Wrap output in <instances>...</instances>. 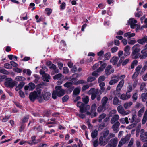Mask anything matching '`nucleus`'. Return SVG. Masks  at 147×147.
Returning <instances> with one entry per match:
<instances>
[{
    "label": "nucleus",
    "mask_w": 147,
    "mask_h": 147,
    "mask_svg": "<svg viewBox=\"0 0 147 147\" xmlns=\"http://www.w3.org/2000/svg\"><path fill=\"white\" fill-rule=\"evenodd\" d=\"M77 79L76 78H73L71 80L70 82L72 83V84L73 83L74 84L76 85V84L77 83Z\"/></svg>",
    "instance_id": "50"
},
{
    "label": "nucleus",
    "mask_w": 147,
    "mask_h": 147,
    "mask_svg": "<svg viewBox=\"0 0 147 147\" xmlns=\"http://www.w3.org/2000/svg\"><path fill=\"white\" fill-rule=\"evenodd\" d=\"M15 80L18 81H24L26 80V78L22 76H19L16 77Z\"/></svg>",
    "instance_id": "39"
},
{
    "label": "nucleus",
    "mask_w": 147,
    "mask_h": 147,
    "mask_svg": "<svg viewBox=\"0 0 147 147\" xmlns=\"http://www.w3.org/2000/svg\"><path fill=\"white\" fill-rule=\"evenodd\" d=\"M118 138H115L111 139L108 144L111 146L113 147H116L118 143Z\"/></svg>",
    "instance_id": "14"
},
{
    "label": "nucleus",
    "mask_w": 147,
    "mask_h": 147,
    "mask_svg": "<svg viewBox=\"0 0 147 147\" xmlns=\"http://www.w3.org/2000/svg\"><path fill=\"white\" fill-rule=\"evenodd\" d=\"M138 92H136L133 94L132 98L134 102H136L138 98Z\"/></svg>",
    "instance_id": "37"
},
{
    "label": "nucleus",
    "mask_w": 147,
    "mask_h": 147,
    "mask_svg": "<svg viewBox=\"0 0 147 147\" xmlns=\"http://www.w3.org/2000/svg\"><path fill=\"white\" fill-rule=\"evenodd\" d=\"M44 113L47 117L51 113V112L50 111L45 110L44 111Z\"/></svg>",
    "instance_id": "61"
},
{
    "label": "nucleus",
    "mask_w": 147,
    "mask_h": 147,
    "mask_svg": "<svg viewBox=\"0 0 147 147\" xmlns=\"http://www.w3.org/2000/svg\"><path fill=\"white\" fill-rule=\"evenodd\" d=\"M117 110L119 113L123 116L127 115L131 113V111L129 110L125 111L123 107L121 105L117 107Z\"/></svg>",
    "instance_id": "7"
},
{
    "label": "nucleus",
    "mask_w": 147,
    "mask_h": 147,
    "mask_svg": "<svg viewBox=\"0 0 147 147\" xmlns=\"http://www.w3.org/2000/svg\"><path fill=\"white\" fill-rule=\"evenodd\" d=\"M130 134H127L125 138H122L121 140H122L125 143L129 140L130 138Z\"/></svg>",
    "instance_id": "32"
},
{
    "label": "nucleus",
    "mask_w": 147,
    "mask_h": 147,
    "mask_svg": "<svg viewBox=\"0 0 147 147\" xmlns=\"http://www.w3.org/2000/svg\"><path fill=\"white\" fill-rule=\"evenodd\" d=\"M133 104L131 101L127 102L124 104L123 107L125 109H128Z\"/></svg>",
    "instance_id": "25"
},
{
    "label": "nucleus",
    "mask_w": 147,
    "mask_h": 147,
    "mask_svg": "<svg viewBox=\"0 0 147 147\" xmlns=\"http://www.w3.org/2000/svg\"><path fill=\"white\" fill-rule=\"evenodd\" d=\"M105 77L104 76H100L98 79V82H103V81H104L105 79Z\"/></svg>",
    "instance_id": "48"
},
{
    "label": "nucleus",
    "mask_w": 147,
    "mask_h": 147,
    "mask_svg": "<svg viewBox=\"0 0 147 147\" xmlns=\"http://www.w3.org/2000/svg\"><path fill=\"white\" fill-rule=\"evenodd\" d=\"M84 105V104L80 102H78L77 104V106L80 108V109Z\"/></svg>",
    "instance_id": "53"
},
{
    "label": "nucleus",
    "mask_w": 147,
    "mask_h": 147,
    "mask_svg": "<svg viewBox=\"0 0 147 147\" xmlns=\"http://www.w3.org/2000/svg\"><path fill=\"white\" fill-rule=\"evenodd\" d=\"M137 21L133 18L130 19L128 23L130 25L131 28H135L137 26L136 23Z\"/></svg>",
    "instance_id": "12"
},
{
    "label": "nucleus",
    "mask_w": 147,
    "mask_h": 147,
    "mask_svg": "<svg viewBox=\"0 0 147 147\" xmlns=\"http://www.w3.org/2000/svg\"><path fill=\"white\" fill-rule=\"evenodd\" d=\"M0 73L2 74L8 75L9 74V72L7 70L0 68Z\"/></svg>",
    "instance_id": "42"
},
{
    "label": "nucleus",
    "mask_w": 147,
    "mask_h": 147,
    "mask_svg": "<svg viewBox=\"0 0 147 147\" xmlns=\"http://www.w3.org/2000/svg\"><path fill=\"white\" fill-rule=\"evenodd\" d=\"M141 98L143 102H145L147 99V92L146 93H142L141 95Z\"/></svg>",
    "instance_id": "35"
},
{
    "label": "nucleus",
    "mask_w": 147,
    "mask_h": 147,
    "mask_svg": "<svg viewBox=\"0 0 147 147\" xmlns=\"http://www.w3.org/2000/svg\"><path fill=\"white\" fill-rule=\"evenodd\" d=\"M89 87V86L88 85H85L83 86L82 88V90L83 91H85L86 89H88Z\"/></svg>",
    "instance_id": "62"
},
{
    "label": "nucleus",
    "mask_w": 147,
    "mask_h": 147,
    "mask_svg": "<svg viewBox=\"0 0 147 147\" xmlns=\"http://www.w3.org/2000/svg\"><path fill=\"white\" fill-rule=\"evenodd\" d=\"M118 48L117 47L115 46L112 48L111 49V52L112 53H115L118 50Z\"/></svg>",
    "instance_id": "55"
},
{
    "label": "nucleus",
    "mask_w": 147,
    "mask_h": 147,
    "mask_svg": "<svg viewBox=\"0 0 147 147\" xmlns=\"http://www.w3.org/2000/svg\"><path fill=\"white\" fill-rule=\"evenodd\" d=\"M106 116V115L105 113H102L98 117V121L99 123L101 122L102 120L105 118Z\"/></svg>",
    "instance_id": "36"
},
{
    "label": "nucleus",
    "mask_w": 147,
    "mask_h": 147,
    "mask_svg": "<svg viewBox=\"0 0 147 147\" xmlns=\"http://www.w3.org/2000/svg\"><path fill=\"white\" fill-rule=\"evenodd\" d=\"M140 46L139 44H137L134 45L132 47V52L131 55L132 58L135 59L138 58L139 55V54L138 53L141 50Z\"/></svg>",
    "instance_id": "4"
},
{
    "label": "nucleus",
    "mask_w": 147,
    "mask_h": 147,
    "mask_svg": "<svg viewBox=\"0 0 147 147\" xmlns=\"http://www.w3.org/2000/svg\"><path fill=\"white\" fill-rule=\"evenodd\" d=\"M121 102L119 100L118 98L116 97L114 98L113 100V104L114 105H119L121 104Z\"/></svg>",
    "instance_id": "24"
},
{
    "label": "nucleus",
    "mask_w": 147,
    "mask_h": 147,
    "mask_svg": "<svg viewBox=\"0 0 147 147\" xmlns=\"http://www.w3.org/2000/svg\"><path fill=\"white\" fill-rule=\"evenodd\" d=\"M95 78L94 77H89L87 79V81L89 82H91L95 80Z\"/></svg>",
    "instance_id": "57"
},
{
    "label": "nucleus",
    "mask_w": 147,
    "mask_h": 147,
    "mask_svg": "<svg viewBox=\"0 0 147 147\" xmlns=\"http://www.w3.org/2000/svg\"><path fill=\"white\" fill-rule=\"evenodd\" d=\"M109 140V138H105L101 136L99 139V144L100 146H104L107 143Z\"/></svg>",
    "instance_id": "9"
},
{
    "label": "nucleus",
    "mask_w": 147,
    "mask_h": 147,
    "mask_svg": "<svg viewBox=\"0 0 147 147\" xmlns=\"http://www.w3.org/2000/svg\"><path fill=\"white\" fill-rule=\"evenodd\" d=\"M119 117L118 114H115L114 115L111 119L110 121L111 123L113 124L115 123L116 122H119L118 120H119Z\"/></svg>",
    "instance_id": "16"
},
{
    "label": "nucleus",
    "mask_w": 147,
    "mask_h": 147,
    "mask_svg": "<svg viewBox=\"0 0 147 147\" xmlns=\"http://www.w3.org/2000/svg\"><path fill=\"white\" fill-rule=\"evenodd\" d=\"M90 108V107L89 105H85V104L80 109V111L81 113H83L85 112L87 113L88 112Z\"/></svg>",
    "instance_id": "18"
},
{
    "label": "nucleus",
    "mask_w": 147,
    "mask_h": 147,
    "mask_svg": "<svg viewBox=\"0 0 147 147\" xmlns=\"http://www.w3.org/2000/svg\"><path fill=\"white\" fill-rule=\"evenodd\" d=\"M111 56V53L109 52L105 54V57L106 60L109 59Z\"/></svg>",
    "instance_id": "51"
},
{
    "label": "nucleus",
    "mask_w": 147,
    "mask_h": 147,
    "mask_svg": "<svg viewBox=\"0 0 147 147\" xmlns=\"http://www.w3.org/2000/svg\"><path fill=\"white\" fill-rule=\"evenodd\" d=\"M114 70L112 68V66L110 65H108L106 67L105 70V74L108 76L113 73Z\"/></svg>",
    "instance_id": "10"
},
{
    "label": "nucleus",
    "mask_w": 147,
    "mask_h": 147,
    "mask_svg": "<svg viewBox=\"0 0 147 147\" xmlns=\"http://www.w3.org/2000/svg\"><path fill=\"white\" fill-rule=\"evenodd\" d=\"M124 78H122L119 82L116 87V90L117 91L120 90L123 87L124 83Z\"/></svg>",
    "instance_id": "19"
},
{
    "label": "nucleus",
    "mask_w": 147,
    "mask_h": 147,
    "mask_svg": "<svg viewBox=\"0 0 147 147\" xmlns=\"http://www.w3.org/2000/svg\"><path fill=\"white\" fill-rule=\"evenodd\" d=\"M97 108L96 105L94 103L92 105L91 107V112H87L86 114L87 115H91L92 118L94 117L97 115V113L96 112Z\"/></svg>",
    "instance_id": "5"
},
{
    "label": "nucleus",
    "mask_w": 147,
    "mask_h": 147,
    "mask_svg": "<svg viewBox=\"0 0 147 147\" xmlns=\"http://www.w3.org/2000/svg\"><path fill=\"white\" fill-rule=\"evenodd\" d=\"M137 42L138 43L141 45H143L145 43H147V36H145L141 39H138Z\"/></svg>",
    "instance_id": "20"
},
{
    "label": "nucleus",
    "mask_w": 147,
    "mask_h": 147,
    "mask_svg": "<svg viewBox=\"0 0 147 147\" xmlns=\"http://www.w3.org/2000/svg\"><path fill=\"white\" fill-rule=\"evenodd\" d=\"M120 123L122 124H125V123L126 124H128L129 123L128 118L127 117L125 118H122L119 119Z\"/></svg>",
    "instance_id": "23"
},
{
    "label": "nucleus",
    "mask_w": 147,
    "mask_h": 147,
    "mask_svg": "<svg viewBox=\"0 0 147 147\" xmlns=\"http://www.w3.org/2000/svg\"><path fill=\"white\" fill-rule=\"evenodd\" d=\"M4 67L5 68L8 69H11L12 68L11 65L8 63H6L4 64Z\"/></svg>",
    "instance_id": "47"
},
{
    "label": "nucleus",
    "mask_w": 147,
    "mask_h": 147,
    "mask_svg": "<svg viewBox=\"0 0 147 147\" xmlns=\"http://www.w3.org/2000/svg\"><path fill=\"white\" fill-rule=\"evenodd\" d=\"M63 76L62 74H59L55 75L53 76V79L54 80H57L58 79H61L62 78H63Z\"/></svg>",
    "instance_id": "38"
},
{
    "label": "nucleus",
    "mask_w": 147,
    "mask_h": 147,
    "mask_svg": "<svg viewBox=\"0 0 147 147\" xmlns=\"http://www.w3.org/2000/svg\"><path fill=\"white\" fill-rule=\"evenodd\" d=\"M93 143L94 147H97L98 144V139H96L94 140Z\"/></svg>",
    "instance_id": "60"
},
{
    "label": "nucleus",
    "mask_w": 147,
    "mask_h": 147,
    "mask_svg": "<svg viewBox=\"0 0 147 147\" xmlns=\"http://www.w3.org/2000/svg\"><path fill=\"white\" fill-rule=\"evenodd\" d=\"M45 11L47 12V14L49 15H50L52 13V10L50 8H46Z\"/></svg>",
    "instance_id": "56"
},
{
    "label": "nucleus",
    "mask_w": 147,
    "mask_h": 147,
    "mask_svg": "<svg viewBox=\"0 0 147 147\" xmlns=\"http://www.w3.org/2000/svg\"><path fill=\"white\" fill-rule=\"evenodd\" d=\"M140 136L141 140L143 142L147 140V132H145L144 134H140Z\"/></svg>",
    "instance_id": "26"
},
{
    "label": "nucleus",
    "mask_w": 147,
    "mask_h": 147,
    "mask_svg": "<svg viewBox=\"0 0 147 147\" xmlns=\"http://www.w3.org/2000/svg\"><path fill=\"white\" fill-rule=\"evenodd\" d=\"M80 89L79 87H77L75 88L73 92V96L74 97L75 96L79 94L80 92Z\"/></svg>",
    "instance_id": "28"
},
{
    "label": "nucleus",
    "mask_w": 147,
    "mask_h": 147,
    "mask_svg": "<svg viewBox=\"0 0 147 147\" xmlns=\"http://www.w3.org/2000/svg\"><path fill=\"white\" fill-rule=\"evenodd\" d=\"M141 53L144 54L147 57V49H144L141 51Z\"/></svg>",
    "instance_id": "59"
},
{
    "label": "nucleus",
    "mask_w": 147,
    "mask_h": 147,
    "mask_svg": "<svg viewBox=\"0 0 147 147\" xmlns=\"http://www.w3.org/2000/svg\"><path fill=\"white\" fill-rule=\"evenodd\" d=\"M34 76L35 78V79L34 80V82L35 83H37L40 79V77L38 75H34Z\"/></svg>",
    "instance_id": "54"
},
{
    "label": "nucleus",
    "mask_w": 147,
    "mask_h": 147,
    "mask_svg": "<svg viewBox=\"0 0 147 147\" xmlns=\"http://www.w3.org/2000/svg\"><path fill=\"white\" fill-rule=\"evenodd\" d=\"M108 101V98L106 97H104L101 100L102 105L105 106Z\"/></svg>",
    "instance_id": "40"
},
{
    "label": "nucleus",
    "mask_w": 147,
    "mask_h": 147,
    "mask_svg": "<svg viewBox=\"0 0 147 147\" xmlns=\"http://www.w3.org/2000/svg\"><path fill=\"white\" fill-rule=\"evenodd\" d=\"M118 57L116 56L113 57L110 60V62L112 63L113 65H115L117 64L119 60Z\"/></svg>",
    "instance_id": "22"
},
{
    "label": "nucleus",
    "mask_w": 147,
    "mask_h": 147,
    "mask_svg": "<svg viewBox=\"0 0 147 147\" xmlns=\"http://www.w3.org/2000/svg\"><path fill=\"white\" fill-rule=\"evenodd\" d=\"M42 86V85L41 84H38L37 86L36 90L30 94L29 95V98L31 100L34 101L35 99H37L40 103L43 102V99L42 96H40L42 91V89L40 88H41V86Z\"/></svg>",
    "instance_id": "1"
},
{
    "label": "nucleus",
    "mask_w": 147,
    "mask_h": 147,
    "mask_svg": "<svg viewBox=\"0 0 147 147\" xmlns=\"http://www.w3.org/2000/svg\"><path fill=\"white\" fill-rule=\"evenodd\" d=\"M144 107H142L140 110H139L137 113V115L139 117H141L144 112Z\"/></svg>",
    "instance_id": "34"
},
{
    "label": "nucleus",
    "mask_w": 147,
    "mask_h": 147,
    "mask_svg": "<svg viewBox=\"0 0 147 147\" xmlns=\"http://www.w3.org/2000/svg\"><path fill=\"white\" fill-rule=\"evenodd\" d=\"M105 106L102 105H100L97 108V111L98 113L103 112L105 110Z\"/></svg>",
    "instance_id": "30"
},
{
    "label": "nucleus",
    "mask_w": 147,
    "mask_h": 147,
    "mask_svg": "<svg viewBox=\"0 0 147 147\" xmlns=\"http://www.w3.org/2000/svg\"><path fill=\"white\" fill-rule=\"evenodd\" d=\"M135 35V33H131L130 32H128L124 34V37H128V38H129L131 37L134 36Z\"/></svg>",
    "instance_id": "27"
},
{
    "label": "nucleus",
    "mask_w": 147,
    "mask_h": 147,
    "mask_svg": "<svg viewBox=\"0 0 147 147\" xmlns=\"http://www.w3.org/2000/svg\"><path fill=\"white\" fill-rule=\"evenodd\" d=\"M5 84L7 87L12 88L15 85V82L13 81L11 78H8L6 79V81Z\"/></svg>",
    "instance_id": "8"
},
{
    "label": "nucleus",
    "mask_w": 147,
    "mask_h": 147,
    "mask_svg": "<svg viewBox=\"0 0 147 147\" xmlns=\"http://www.w3.org/2000/svg\"><path fill=\"white\" fill-rule=\"evenodd\" d=\"M136 124L134 123H133L131 125H129L127 127V128L128 129H130L134 127L135 126Z\"/></svg>",
    "instance_id": "58"
},
{
    "label": "nucleus",
    "mask_w": 147,
    "mask_h": 147,
    "mask_svg": "<svg viewBox=\"0 0 147 147\" xmlns=\"http://www.w3.org/2000/svg\"><path fill=\"white\" fill-rule=\"evenodd\" d=\"M125 75H122L120 76L119 74L113 75L111 77V80L109 82V84L111 85L115 84L117 83L119 79L122 78H125Z\"/></svg>",
    "instance_id": "3"
},
{
    "label": "nucleus",
    "mask_w": 147,
    "mask_h": 147,
    "mask_svg": "<svg viewBox=\"0 0 147 147\" xmlns=\"http://www.w3.org/2000/svg\"><path fill=\"white\" fill-rule=\"evenodd\" d=\"M116 113L117 111L116 110H113L110 111L109 115L110 116H112L114 114Z\"/></svg>",
    "instance_id": "49"
},
{
    "label": "nucleus",
    "mask_w": 147,
    "mask_h": 147,
    "mask_svg": "<svg viewBox=\"0 0 147 147\" xmlns=\"http://www.w3.org/2000/svg\"><path fill=\"white\" fill-rule=\"evenodd\" d=\"M140 120L141 119L140 117H138L136 115L134 114L132 115L130 122L136 124L139 122L140 121Z\"/></svg>",
    "instance_id": "13"
},
{
    "label": "nucleus",
    "mask_w": 147,
    "mask_h": 147,
    "mask_svg": "<svg viewBox=\"0 0 147 147\" xmlns=\"http://www.w3.org/2000/svg\"><path fill=\"white\" fill-rule=\"evenodd\" d=\"M51 78L50 76L47 74H45L43 76V80L46 82H49V79Z\"/></svg>",
    "instance_id": "31"
},
{
    "label": "nucleus",
    "mask_w": 147,
    "mask_h": 147,
    "mask_svg": "<svg viewBox=\"0 0 147 147\" xmlns=\"http://www.w3.org/2000/svg\"><path fill=\"white\" fill-rule=\"evenodd\" d=\"M72 85V83L70 82H67L64 84V86L67 88H69Z\"/></svg>",
    "instance_id": "46"
},
{
    "label": "nucleus",
    "mask_w": 147,
    "mask_h": 147,
    "mask_svg": "<svg viewBox=\"0 0 147 147\" xmlns=\"http://www.w3.org/2000/svg\"><path fill=\"white\" fill-rule=\"evenodd\" d=\"M113 124L111 128L115 132L117 133L119 130V127L120 125V123L119 122H117Z\"/></svg>",
    "instance_id": "11"
},
{
    "label": "nucleus",
    "mask_w": 147,
    "mask_h": 147,
    "mask_svg": "<svg viewBox=\"0 0 147 147\" xmlns=\"http://www.w3.org/2000/svg\"><path fill=\"white\" fill-rule=\"evenodd\" d=\"M29 118V116L28 115H26V116L22 119V123H24L28 121Z\"/></svg>",
    "instance_id": "45"
},
{
    "label": "nucleus",
    "mask_w": 147,
    "mask_h": 147,
    "mask_svg": "<svg viewBox=\"0 0 147 147\" xmlns=\"http://www.w3.org/2000/svg\"><path fill=\"white\" fill-rule=\"evenodd\" d=\"M130 49V47L129 45L126 46L124 49V55L126 56L130 55L129 50Z\"/></svg>",
    "instance_id": "21"
},
{
    "label": "nucleus",
    "mask_w": 147,
    "mask_h": 147,
    "mask_svg": "<svg viewBox=\"0 0 147 147\" xmlns=\"http://www.w3.org/2000/svg\"><path fill=\"white\" fill-rule=\"evenodd\" d=\"M62 86H57L55 87V90L52 93V97L54 99L57 98V96L61 97L64 94L65 90L61 89Z\"/></svg>",
    "instance_id": "2"
},
{
    "label": "nucleus",
    "mask_w": 147,
    "mask_h": 147,
    "mask_svg": "<svg viewBox=\"0 0 147 147\" xmlns=\"http://www.w3.org/2000/svg\"><path fill=\"white\" fill-rule=\"evenodd\" d=\"M35 87V85L33 83L30 82L29 83L28 85H26L25 86L24 89L26 90H29L31 91L34 89Z\"/></svg>",
    "instance_id": "15"
},
{
    "label": "nucleus",
    "mask_w": 147,
    "mask_h": 147,
    "mask_svg": "<svg viewBox=\"0 0 147 147\" xmlns=\"http://www.w3.org/2000/svg\"><path fill=\"white\" fill-rule=\"evenodd\" d=\"M82 101L85 104L88 103L89 101V97L87 96L83 97L82 98Z\"/></svg>",
    "instance_id": "43"
},
{
    "label": "nucleus",
    "mask_w": 147,
    "mask_h": 147,
    "mask_svg": "<svg viewBox=\"0 0 147 147\" xmlns=\"http://www.w3.org/2000/svg\"><path fill=\"white\" fill-rule=\"evenodd\" d=\"M109 131L107 129L106 131H104L103 133V136H102L106 138V137L109 134Z\"/></svg>",
    "instance_id": "44"
},
{
    "label": "nucleus",
    "mask_w": 147,
    "mask_h": 147,
    "mask_svg": "<svg viewBox=\"0 0 147 147\" xmlns=\"http://www.w3.org/2000/svg\"><path fill=\"white\" fill-rule=\"evenodd\" d=\"M98 132L97 130L93 131L91 133V136L93 138L96 137L98 135Z\"/></svg>",
    "instance_id": "33"
},
{
    "label": "nucleus",
    "mask_w": 147,
    "mask_h": 147,
    "mask_svg": "<svg viewBox=\"0 0 147 147\" xmlns=\"http://www.w3.org/2000/svg\"><path fill=\"white\" fill-rule=\"evenodd\" d=\"M41 96L43 98V101L44 100H48L51 96V93L49 92H45L44 93L43 92Z\"/></svg>",
    "instance_id": "17"
},
{
    "label": "nucleus",
    "mask_w": 147,
    "mask_h": 147,
    "mask_svg": "<svg viewBox=\"0 0 147 147\" xmlns=\"http://www.w3.org/2000/svg\"><path fill=\"white\" fill-rule=\"evenodd\" d=\"M106 66V64L105 63H104L101 65L100 67L97 69L98 72L101 71H103L104 69Z\"/></svg>",
    "instance_id": "41"
},
{
    "label": "nucleus",
    "mask_w": 147,
    "mask_h": 147,
    "mask_svg": "<svg viewBox=\"0 0 147 147\" xmlns=\"http://www.w3.org/2000/svg\"><path fill=\"white\" fill-rule=\"evenodd\" d=\"M105 124L104 123H102L101 124H100L98 127L99 130H102L105 127Z\"/></svg>",
    "instance_id": "52"
},
{
    "label": "nucleus",
    "mask_w": 147,
    "mask_h": 147,
    "mask_svg": "<svg viewBox=\"0 0 147 147\" xmlns=\"http://www.w3.org/2000/svg\"><path fill=\"white\" fill-rule=\"evenodd\" d=\"M98 89H95L94 88H92L89 90L88 92V94L89 95L91 94V99L94 100L96 98V95L98 93Z\"/></svg>",
    "instance_id": "6"
},
{
    "label": "nucleus",
    "mask_w": 147,
    "mask_h": 147,
    "mask_svg": "<svg viewBox=\"0 0 147 147\" xmlns=\"http://www.w3.org/2000/svg\"><path fill=\"white\" fill-rule=\"evenodd\" d=\"M146 86V84L145 83H142L140 85V91H142L143 90L144 88Z\"/></svg>",
    "instance_id": "63"
},
{
    "label": "nucleus",
    "mask_w": 147,
    "mask_h": 147,
    "mask_svg": "<svg viewBox=\"0 0 147 147\" xmlns=\"http://www.w3.org/2000/svg\"><path fill=\"white\" fill-rule=\"evenodd\" d=\"M134 143V139L133 138L131 139L130 142H129L128 145V147H131Z\"/></svg>",
    "instance_id": "64"
},
{
    "label": "nucleus",
    "mask_w": 147,
    "mask_h": 147,
    "mask_svg": "<svg viewBox=\"0 0 147 147\" xmlns=\"http://www.w3.org/2000/svg\"><path fill=\"white\" fill-rule=\"evenodd\" d=\"M147 120V110H146L144 115L142 121V123L144 124Z\"/></svg>",
    "instance_id": "29"
}]
</instances>
